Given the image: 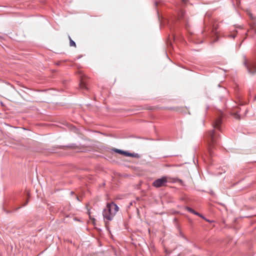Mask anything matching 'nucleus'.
Wrapping results in <instances>:
<instances>
[{"mask_svg":"<svg viewBox=\"0 0 256 256\" xmlns=\"http://www.w3.org/2000/svg\"><path fill=\"white\" fill-rule=\"evenodd\" d=\"M244 64L246 66L248 72L251 75L256 74V60H248L244 57Z\"/></svg>","mask_w":256,"mask_h":256,"instance_id":"3","label":"nucleus"},{"mask_svg":"<svg viewBox=\"0 0 256 256\" xmlns=\"http://www.w3.org/2000/svg\"><path fill=\"white\" fill-rule=\"evenodd\" d=\"M186 209L190 212H192V214H196V216H199L202 218H204L203 216L202 215H201L200 214H199L198 212H196L194 210H193L192 208H190V207H186Z\"/></svg>","mask_w":256,"mask_h":256,"instance_id":"6","label":"nucleus"},{"mask_svg":"<svg viewBox=\"0 0 256 256\" xmlns=\"http://www.w3.org/2000/svg\"><path fill=\"white\" fill-rule=\"evenodd\" d=\"M182 0V2L184 4H186L188 1V0Z\"/></svg>","mask_w":256,"mask_h":256,"instance_id":"12","label":"nucleus"},{"mask_svg":"<svg viewBox=\"0 0 256 256\" xmlns=\"http://www.w3.org/2000/svg\"><path fill=\"white\" fill-rule=\"evenodd\" d=\"M158 3L159 2H155V6H156V7L158 6Z\"/></svg>","mask_w":256,"mask_h":256,"instance_id":"14","label":"nucleus"},{"mask_svg":"<svg viewBox=\"0 0 256 256\" xmlns=\"http://www.w3.org/2000/svg\"><path fill=\"white\" fill-rule=\"evenodd\" d=\"M79 86L82 89H86L87 86L86 84V83L85 82V81H80L79 82Z\"/></svg>","mask_w":256,"mask_h":256,"instance_id":"7","label":"nucleus"},{"mask_svg":"<svg viewBox=\"0 0 256 256\" xmlns=\"http://www.w3.org/2000/svg\"><path fill=\"white\" fill-rule=\"evenodd\" d=\"M218 138V134L214 130H212L208 133L206 135V140L208 144V150L210 156H212V149L215 144H217V140Z\"/></svg>","mask_w":256,"mask_h":256,"instance_id":"2","label":"nucleus"},{"mask_svg":"<svg viewBox=\"0 0 256 256\" xmlns=\"http://www.w3.org/2000/svg\"><path fill=\"white\" fill-rule=\"evenodd\" d=\"M170 36H169V40H170V44H172L171 40H170Z\"/></svg>","mask_w":256,"mask_h":256,"instance_id":"19","label":"nucleus"},{"mask_svg":"<svg viewBox=\"0 0 256 256\" xmlns=\"http://www.w3.org/2000/svg\"><path fill=\"white\" fill-rule=\"evenodd\" d=\"M126 156H134V154L132 153H130L127 152H126V154H125Z\"/></svg>","mask_w":256,"mask_h":256,"instance_id":"11","label":"nucleus"},{"mask_svg":"<svg viewBox=\"0 0 256 256\" xmlns=\"http://www.w3.org/2000/svg\"><path fill=\"white\" fill-rule=\"evenodd\" d=\"M222 122V116H218L214 122L213 126L215 128H217L220 130V125Z\"/></svg>","mask_w":256,"mask_h":256,"instance_id":"5","label":"nucleus"},{"mask_svg":"<svg viewBox=\"0 0 256 256\" xmlns=\"http://www.w3.org/2000/svg\"><path fill=\"white\" fill-rule=\"evenodd\" d=\"M28 202V201H27L24 204V206H26Z\"/></svg>","mask_w":256,"mask_h":256,"instance_id":"18","label":"nucleus"},{"mask_svg":"<svg viewBox=\"0 0 256 256\" xmlns=\"http://www.w3.org/2000/svg\"><path fill=\"white\" fill-rule=\"evenodd\" d=\"M172 38L175 41L176 38L175 34H172Z\"/></svg>","mask_w":256,"mask_h":256,"instance_id":"13","label":"nucleus"},{"mask_svg":"<svg viewBox=\"0 0 256 256\" xmlns=\"http://www.w3.org/2000/svg\"><path fill=\"white\" fill-rule=\"evenodd\" d=\"M168 182V178L166 176H163L160 178H158L152 182V186L156 188L164 186L166 185Z\"/></svg>","mask_w":256,"mask_h":256,"instance_id":"4","label":"nucleus"},{"mask_svg":"<svg viewBox=\"0 0 256 256\" xmlns=\"http://www.w3.org/2000/svg\"><path fill=\"white\" fill-rule=\"evenodd\" d=\"M181 13H182V16L184 14V12L182 11Z\"/></svg>","mask_w":256,"mask_h":256,"instance_id":"17","label":"nucleus"},{"mask_svg":"<svg viewBox=\"0 0 256 256\" xmlns=\"http://www.w3.org/2000/svg\"><path fill=\"white\" fill-rule=\"evenodd\" d=\"M118 206L114 202H111L106 204V208H104L102 212V215L106 226L108 225V222L112 220L116 213L118 212Z\"/></svg>","mask_w":256,"mask_h":256,"instance_id":"1","label":"nucleus"},{"mask_svg":"<svg viewBox=\"0 0 256 256\" xmlns=\"http://www.w3.org/2000/svg\"><path fill=\"white\" fill-rule=\"evenodd\" d=\"M90 219H92V218H91V216H90Z\"/></svg>","mask_w":256,"mask_h":256,"instance_id":"20","label":"nucleus"},{"mask_svg":"<svg viewBox=\"0 0 256 256\" xmlns=\"http://www.w3.org/2000/svg\"><path fill=\"white\" fill-rule=\"evenodd\" d=\"M232 115L236 119L240 120V114H238V112H234L232 114Z\"/></svg>","mask_w":256,"mask_h":256,"instance_id":"9","label":"nucleus"},{"mask_svg":"<svg viewBox=\"0 0 256 256\" xmlns=\"http://www.w3.org/2000/svg\"><path fill=\"white\" fill-rule=\"evenodd\" d=\"M68 39L70 40V46L76 47V44L75 42L71 38L70 36H68Z\"/></svg>","mask_w":256,"mask_h":256,"instance_id":"8","label":"nucleus"},{"mask_svg":"<svg viewBox=\"0 0 256 256\" xmlns=\"http://www.w3.org/2000/svg\"><path fill=\"white\" fill-rule=\"evenodd\" d=\"M86 77L85 76H82V78H80V80H83L84 78H86Z\"/></svg>","mask_w":256,"mask_h":256,"instance_id":"16","label":"nucleus"},{"mask_svg":"<svg viewBox=\"0 0 256 256\" xmlns=\"http://www.w3.org/2000/svg\"><path fill=\"white\" fill-rule=\"evenodd\" d=\"M252 30H253L254 32L256 34V28H252Z\"/></svg>","mask_w":256,"mask_h":256,"instance_id":"15","label":"nucleus"},{"mask_svg":"<svg viewBox=\"0 0 256 256\" xmlns=\"http://www.w3.org/2000/svg\"><path fill=\"white\" fill-rule=\"evenodd\" d=\"M114 150L116 152H117V153L120 154H123L124 156H125V154H126V152L123 151V150H120L115 148V149Z\"/></svg>","mask_w":256,"mask_h":256,"instance_id":"10","label":"nucleus"}]
</instances>
